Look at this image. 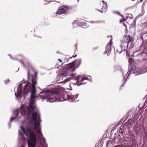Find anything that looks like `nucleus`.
Segmentation results:
<instances>
[{"label":"nucleus","mask_w":147,"mask_h":147,"mask_svg":"<svg viewBox=\"0 0 147 147\" xmlns=\"http://www.w3.org/2000/svg\"><path fill=\"white\" fill-rule=\"evenodd\" d=\"M34 102H29L21 105V115L27 119L20 122L19 131L28 138V147H47L41 131L40 124L41 121Z\"/></svg>","instance_id":"obj_1"},{"label":"nucleus","mask_w":147,"mask_h":147,"mask_svg":"<svg viewBox=\"0 0 147 147\" xmlns=\"http://www.w3.org/2000/svg\"><path fill=\"white\" fill-rule=\"evenodd\" d=\"M78 94L73 96L67 91L63 92H52L47 90H43L39 94L38 97L42 100H45L49 102L62 101L68 100L70 102L74 101L77 98Z\"/></svg>","instance_id":"obj_2"},{"label":"nucleus","mask_w":147,"mask_h":147,"mask_svg":"<svg viewBox=\"0 0 147 147\" xmlns=\"http://www.w3.org/2000/svg\"><path fill=\"white\" fill-rule=\"evenodd\" d=\"M81 60L80 59H77L73 61L71 63L68 64L65 66L64 68V72L63 73L59 75L60 78L63 76L62 80H64L61 82L64 84L69 81L71 79V78H69L66 79H64V77L67 76L68 72H73L75 69L78 67L81 64Z\"/></svg>","instance_id":"obj_3"},{"label":"nucleus","mask_w":147,"mask_h":147,"mask_svg":"<svg viewBox=\"0 0 147 147\" xmlns=\"http://www.w3.org/2000/svg\"><path fill=\"white\" fill-rule=\"evenodd\" d=\"M132 39L131 38L130 36H128L123 38V40L121 41L122 44H125L126 46H124V47H122V51H124L127 47H129V49L132 48L134 46V44L132 42Z\"/></svg>","instance_id":"obj_4"},{"label":"nucleus","mask_w":147,"mask_h":147,"mask_svg":"<svg viewBox=\"0 0 147 147\" xmlns=\"http://www.w3.org/2000/svg\"><path fill=\"white\" fill-rule=\"evenodd\" d=\"M146 72V71H143L140 70L139 69H136L135 67L133 66L130 70L129 73L130 74H134L136 75H138L145 73Z\"/></svg>","instance_id":"obj_5"},{"label":"nucleus","mask_w":147,"mask_h":147,"mask_svg":"<svg viewBox=\"0 0 147 147\" xmlns=\"http://www.w3.org/2000/svg\"><path fill=\"white\" fill-rule=\"evenodd\" d=\"M68 9V7L67 6H61L58 8L56 13L58 14H65L66 13Z\"/></svg>","instance_id":"obj_6"},{"label":"nucleus","mask_w":147,"mask_h":147,"mask_svg":"<svg viewBox=\"0 0 147 147\" xmlns=\"http://www.w3.org/2000/svg\"><path fill=\"white\" fill-rule=\"evenodd\" d=\"M73 26L75 27L78 26H82L86 28L88 27L87 23L82 22V21L76 20L74 21L72 23Z\"/></svg>","instance_id":"obj_7"},{"label":"nucleus","mask_w":147,"mask_h":147,"mask_svg":"<svg viewBox=\"0 0 147 147\" xmlns=\"http://www.w3.org/2000/svg\"><path fill=\"white\" fill-rule=\"evenodd\" d=\"M112 44V40L111 39L109 42L106 46V50L105 52L108 56L111 53V48L112 47H111Z\"/></svg>","instance_id":"obj_8"},{"label":"nucleus","mask_w":147,"mask_h":147,"mask_svg":"<svg viewBox=\"0 0 147 147\" xmlns=\"http://www.w3.org/2000/svg\"><path fill=\"white\" fill-rule=\"evenodd\" d=\"M19 114V111L18 109L14 110L12 117L10 119L11 121L13 120L18 118V120L20 118V117L18 116Z\"/></svg>","instance_id":"obj_9"},{"label":"nucleus","mask_w":147,"mask_h":147,"mask_svg":"<svg viewBox=\"0 0 147 147\" xmlns=\"http://www.w3.org/2000/svg\"><path fill=\"white\" fill-rule=\"evenodd\" d=\"M81 79V82L80 84H84L85 83V82H84L83 81L85 80H88V78L87 77H84L82 78V77L81 76H78L77 77H76L75 80H76L77 82H79L80 79Z\"/></svg>","instance_id":"obj_10"},{"label":"nucleus","mask_w":147,"mask_h":147,"mask_svg":"<svg viewBox=\"0 0 147 147\" xmlns=\"http://www.w3.org/2000/svg\"><path fill=\"white\" fill-rule=\"evenodd\" d=\"M102 4V9L103 10L104 9L106 10V9L107 8V4L106 3H105V2L103 1H101Z\"/></svg>","instance_id":"obj_11"},{"label":"nucleus","mask_w":147,"mask_h":147,"mask_svg":"<svg viewBox=\"0 0 147 147\" xmlns=\"http://www.w3.org/2000/svg\"><path fill=\"white\" fill-rule=\"evenodd\" d=\"M19 138H21V139L23 141V144L22 145L21 147H24L25 145L24 144L26 142L25 138L24 137H20V136H19Z\"/></svg>","instance_id":"obj_12"},{"label":"nucleus","mask_w":147,"mask_h":147,"mask_svg":"<svg viewBox=\"0 0 147 147\" xmlns=\"http://www.w3.org/2000/svg\"><path fill=\"white\" fill-rule=\"evenodd\" d=\"M118 14H119V15H120L121 16V17L122 18V19H121L120 20V22L121 23L125 22V20L123 18V16L122 15L120 14L119 13H118Z\"/></svg>","instance_id":"obj_13"},{"label":"nucleus","mask_w":147,"mask_h":147,"mask_svg":"<svg viewBox=\"0 0 147 147\" xmlns=\"http://www.w3.org/2000/svg\"><path fill=\"white\" fill-rule=\"evenodd\" d=\"M129 62L130 64H132L134 62L133 59L131 58H129Z\"/></svg>","instance_id":"obj_14"},{"label":"nucleus","mask_w":147,"mask_h":147,"mask_svg":"<svg viewBox=\"0 0 147 147\" xmlns=\"http://www.w3.org/2000/svg\"><path fill=\"white\" fill-rule=\"evenodd\" d=\"M128 17H129L130 18L132 19V16L131 14H128V16H127L126 18H127Z\"/></svg>","instance_id":"obj_15"},{"label":"nucleus","mask_w":147,"mask_h":147,"mask_svg":"<svg viewBox=\"0 0 147 147\" xmlns=\"http://www.w3.org/2000/svg\"><path fill=\"white\" fill-rule=\"evenodd\" d=\"M10 81L9 79H7L5 80V84H7Z\"/></svg>","instance_id":"obj_16"},{"label":"nucleus","mask_w":147,"mask_h":147,"mask_svg":"<svg viewBox=\"0 0 147 147\" xmlns=\"http://www.w3.org/2000/svg\"><path fill=\"white\" fill-rule=\"evenodd\" d=\"M26 65H27L28 66L30 67H31L30 63L28 62L27 63V64H26Z\"/></svg>","instance_id":"obj_17"},{"label":"nucleus","mask_w":147,"mask_h":147,"mask_svg":"<svg viewBox=\"0 0 147 147\" xmlns=\"http://www.w3.org/2000/svg\"><path fill=\"white\" fill-rule=\"evenodd\" d=\"M45 1L48 2V3H49L50 2H51V0H44Z\"/></svg>","instance_id":"obj_18"},{"label":"nucleus","mask_w":147,"mask_h":147,"mask_svg":"<svg viewBox=\"0 0 147 147\" xmlns=\"http://www.w3.org/2000/svg\"><path fill=\"white\" fill-rule=\"evenodd\" d=\"M144 14V11H142V12L141 13V15H140V16H142Z\"/></svg>","instance_id":"obj_19"},{"label":"nucleus","mask_w":147,"mask_h":147,"mask_svg":"<svg viewBox=\"0 0 147 147\" xmlns=\"http://www.w3.org/2000/svg\"><path fill=\"white\" fill-rule=\"evenodd\" d=\"M123 25L125 27V28H127V25L125 23H124L123 24Z\"/></svg>","instance_id":"obj_20"},{"label":"nucleus","mask_w":147,"mask_h":147,"mask_svg":"<svg viewBox=\"0 0 147 147\" xmlns=\"http://www.w3.org/2000/svg\"><path fill=\"white\" fill-rule=\"evenodd\" d=\"M143 0H140L138 2H137V3H141L142 2Z\"/></svg>","instance_id":"obj_21"},{"label":"nucleus","mask_w":147,"mask_h":147,"mask_svg":"<svg viewBox=\"0 0 147 147\" xmlns=\"http://www.w3.org/2000/svg\"><path fill=\"white\" fill-rule=\"evenodd\" d=\"M29 72H30V70H28V78H29Z\"/></svg>","instance_id":"obj_22"},{"label":"nucleus","mask_w":147,"mask_h":147,"mask_svg":"<svg viewBox=\"0 0 147 147\" xmlns=\"http://www.w3.org/2000/svg\"><path fill=\"white\" fill-rule=\"evenodd\" d=\"M90 22L91 23H95V22L94 21H90Z\"/></svg>","instance_id":"obj_23"},{"label":"nucleus","mask_w":147,"mask_h":147,"mask_svg":"<svg viewBox=\"0 0 147 147\" xmlns=\"http://www.w3.org/2000/svg\"><path fill=\"white\" fill-rule=\"evenodd\" d=\"M58 60L60 62H61V60L60 59H58Z\"/></svg>","instance_id":"obj_24"},{"label":"nucleus","mask_w":147,"mask_h":147,"mask_svg":"<svg viewBox=\"0 0 147 147\" xmlns=\"http://www.w3.org/2000/svg\"><path fill=\"white\" fill-rule=\"evenodd\" d=\"M21 63H22V65H24V63H23L22 61H21Z\"/></svg>","instance_id":"obj_25"},{"label":"nucleus","mask_w":147,"mask_h":147,"mask_svg":"<svg viewBox=\"0 0 147 147\" xmlns=\"http://www.w3.org/2000/svg\"><path fill=\"white\" fill-rule=\"evenodd\" d=\"M19 57H22V58L23 57L22 56H19Z\"/></svg>","instance_id":"obj_26"},{"label":"nucleus","mask_w":147,"mask_h":147,"mask_svg":"<svg viewBox=\"0 0 147 147\" xmlns=\"http://www.w3.org/2000/svg\"><path fill=\"white\" fill-rule=\"evenodd\" d=\"M74 76V75L73 74H72L71 75H70V76Z\"/></svg>","instance_id":"obj_27"},{"label":"nucleus","mask_w":147,"mask_h":147,"mask_svg":"<svg viewBox=\"0 0 147 147\" xmlns=\"http://www.w3.org/2000/svg\"><path fill=\"white\" fill-rule=\"evenodd\" d=\"M72 57H70V58H68V59H70V58H72Z\"/></svg>","instance_id":"obj_28"},{"label":"nucleus","mask_w":147,"mask_h":147,"mask_svg":"<svg viewBox=\"0 0 147 147\" xmlns=\"http://www.w3.org/2000/svg\"><path fill=\"white\" fill-rule=\"evenodd\" d=\"M100 11L101 12V13H102V11Z\"/></svg>","instance_id":"obj_29"},{"label":"nucleus","mask_w":147,"mask_h":147,"mask_svg":"<svg viewBox=\"0 0 147 147\" xmlns=\"http://www.w3.org/2000/svg\"><path fill=\"white\" fill-rule=\"evenodd\" d=\"M76 55H75V56H74V57H76Z\"/></svg>","instance_id":"obj_30"},{"label":"nucleus","mask_w":147,"mask_h":147,"mask_svg":"<svg viewBox=\"0 0 147 147\" xmlns=\"http://www.w3.org/2000/svg\"><path fill=\"white\" fill-rule=\"evenodd\" d=\"M78 1H79V0H77V1H78Z\"/></svg>","instance_id":"obj_31"},{"label":"nucleus","mask_w":147,"mask_h":147,"mask_svg":"<svg viewBox=\"0 0 147 147\" xmlns=\"http://www.w3.org/2000/svg\"><path fill=\"white\" fill-rule=\"evenodd\" d=\"M121 46H122V45H121Z\"/></svg>","instance_id":"obj_32"},{"label":"nucleus","mask_w":147,"mask_h":147,"mask_svg":"<svg viewBox=\"0 0 147 147\" xmlns=\"http://www.w3.org/2000/svg\"><path fill=\"white\" fill-rule=\"evenodd\" d=\"M24 59V58H23V59H22V60H23Z\"/></svg>","instance_id":"obj_33"}]
</instances>
